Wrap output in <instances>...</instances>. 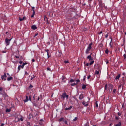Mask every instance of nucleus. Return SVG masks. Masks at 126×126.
<instances>
[{"label":"nucleus","mask_w":126,"mask_h":126,"mask_svg":"<svg viewBox=\"0 0 126 126\" xmlns=\"http://www.w3.org/2000/svg\"><path fill=\"white\" fill-rule=\"evenodd\" d=\"M92 45H93L92 42H91L89 44L85 51V53L86 54V55H88V54L90 53V51H91V49H92Z\"/></svg>","instance_id":"f257e3e1"},{"label":"nucleus","mask_w":126,"mask_h":126,"mask_svg":"<svg viewBox=\"0 0 126 126\" xmlns=\"http://www.w3.org/2000/svg\"><path fill=\"white\" fill-rule=\"evenodd\" d=\"M65 98L68 99V95L66 94V93L64 92L63 94V95H61V99H63V100L64 101V100H65Z\"/></svg>","instance_id":"f03ea898"},{"label":"nucleus","mask_w":126,"mask_h":126,"mask_svg":"<svg viewBox=\"0 0 126 126\" xmlns=\"http://www.w3.org/2000/svg\"><path fill=\"white\" fill-rule=\"evenodd\" d=\"M13 37H12L10 39H9L8 38H6L5 40V43L6 44V46H9L10 44V41L12 40Z\"/></svg>","instance_id":"7ed1b4c3"},{"label":"nucleus","mask_w":126,"mask_h":126,"mask_svg":"<svg viewBox=\"0 0 126 126\" xmlns=\"http://www.w3.org/2000/svg\"><path fill=\"white\" fill-rule=\"evenodd\" d=\"M125 85V80H122L121 82L120 83V85L118 86V90L120 89L121 87H122V86H124Z\"/></svg>","instance_id":"20e7f679"},{"label":"nucleus","mask_w":126,"mask_h":126,"mask_svg":"<svg viewBox=\"0 0 126 126\" xmlns=\"http://www.w3.org/2000/svg\"><path fill=\"white\" fill-rule=\"evenodd\" d=\"M2 90H3V88H2V87H0V94H2V95H3L4 96H5V97H6L7 96V94H6L5 93H2Z\"/></svg>","instance_id":"39448f33"},{"label":"nucleus","mask_w":126,"mask_h":126,"mask_svg":"<svg viewBox=\"0 0 126 126\" xmlns=\"http://www.w3.org/2000/svg\"><path fill=\"white\" fill-rule=\"evenodd\" d=\"M45 51L47 53L48 59H50V58H51V55H50V51H49V49H46L45 50Z\"/></svg>","instance_id":"423d86ee"},{"label":"nucleus","mask_w":126,"mask_h":126,"mask_svg":"<svg viewBox=\"0 0 126 126\" xmlns=\"http://www.w3.org/2000/svg\"><path fill=\"white\" fill-rule=\"evenodd\" d=\"M21 68H22V69H23L24 68V66L23 64H22V65H19L18 67V71H20Z\"/></svg>","instance_id":"0eeeda50"},{"label":"nucleus","mask_w":126,"mask_h":126,"mask_svg":"<svg viewBox=\"0 0 126 126\" xmlns=\"http://www.w3.org/2000/svg\"><path fill=\"white\" fill-rule=\"evenodd\" d=\"M19 20L20 21H23V20H26V17H25V16H24L23 17V18H21V17H19Z\"/></svg>","instance_id":"6e6552de"},{"label":"nucleus","mask_w":126,"mask_h":126,"mask_svg":"<svg viewBox=\"0 0 126 126\" xmlns=\"http://www.w3.org/2000/svg\"><path fill=\"white\" fill-rule=\"evenodd\" d=\"M83 98H84V95L83 94H80L79 97V100H82Z\"/></svg>","instance_id":"1a4fd4ad"},{"label":"nucleus","mask_w":126,"mask_h":126,"mask_svg":"<svg viewBox=\"0 0 126 126\" xmlns=\"http://www.w3.org/2000/svg\"><path fill=\"white\" fill-rule=\"evenodd\" d=\"M38 28L37 27V26L35 25H33L32 26V29H33V30H36Z\"/></svg>","instance_id":"9d476101"},{"label":"nucleus","mask_w":126,"mask_h":126,"mask_svg":"<svg viewBox=\"0 0 126 126\" xmlns=\"http://www.w3.org/2000/svg\"><path fill=\"white\" fill-rule=\"evenodd\" d=\"M108 88H109V89H113V87H114V86H113V85H112L111 84H108Z\"/></svg>","instance_id":"9b49d317"},{"label":"nucleus","mask_w":126,"mask_h":126,"mask_svg":"<svg viewBox=\"0 0 126 126\" xmlns=\"http://www.w3.org/2000/svg\"><path fill=\"white\" fill-rule=\"evenodd\" d=\"M87 59L89 60V61H92V57L91 56V55L88 56Z\"/></svg>","instance_id":"f8f14e48"},{"label":"nucleus","mask_w":126,"mask_h":126,"mask_svg":"<svg viewBox=\"0 0 126 126\" xmlns=\"http://www.w3.org/2000/svg\"><path fill=\"white\" fill-rule=\"evenodd\" d=\"M121 77V74L118 75L116 77H115V80H118L120 79V78Z\"/></svg>","instance_id":"ddd939ff"},{"label":"nucleus","mask_w":126,"mask_h":126,"mask_svg":"<svg viewBox=\"0 0 126 126\" xmlns=\"http://www.w3.org/2000/svg\"><path fill=\"white\" fill-rule=\"evenodd\" d=\"M82 104L83 106H85V107H87V106H88V104L86 103L84 101L82 102Z\"/></svg>","instance_id":"4468645a"},{"label":"nucleus","mask_w":126,"mask_h":126,"mask_svg":"<svg viewBox=\"0 0 126 126\" xmlns=\"http://www.w3.org/2000/svg\"><path fill=\"white\" fill-rule=\"evenodd\" d=\"M29 100V99L28 98V96H26L25 100H24V103H27V102H28Z\"/></svg>","instance_id":"2eb2a0df"},{"label":"nucleus","mask_w":126,"mask_h":126,"mask_svg":"<svg viewBox=\"0 0 126 126\" xmlns=\"http://www.w3.org/2000/svg\"><path fill=\"white\" fill-rule=\"evenodd\" d=\"M71 109H72V106H70L69 107L67 108L66 107L65 110V111H67V110H71Z\"/></svg>","instance_id":"dca6fc26"},{"label":"nucleus","mask_w":126,"mask_h":126,"mask_svg":"<svg viewBox=\"0 0 126 126\" xmlns=\"http://www.w3.org/2000/svg\"><path fill=\"white\" fill-rule=\"evenodd\" d=\"M12 79H13V78L12 77H10L7 79V80L8 81H10V80H12Z\"/></svg>","instance_id":"f3484780"},{"label":"nucleus","mask_w":126,"mask_h":126,"mask_svg":"<svg viewBox=\"0 0 126 126\" xmlns=\"http://www.w3.org/2000/svg\"><path fill=\"white\" fill-rule=\"evenodd\" d=\"M86 85L83 84L82 86V89H85V88H86Z\"/></svg>","instance_id":"a211bd4d"},{"label":"nucleus","mask_w":126,"mask_h":126,"mask_svg":"<svg viewBox=\"0 0 126 126\" xmlns=\"http://www.w3.org/2000/svg\"><path fill=\"white\" fill-rule=\"evenodd\" d=\"M3 76H4V78H5L4 80V81H5V80H6V78L7 77V76L6 75V73H4V75H3Z\"/></svg>","instance_id":"6ab92c4d"},{"label":"nucleus","mask_w":126,"mask_h":126,"mask_svg":"<svg viewBox=\"0 0 126 126\" xmlns=\"http://www.w3.org/2000/svg\"><path fill=\"white\" fill-rule=\"evenodd\" d=\"M63 121H64V118H61L59 120V122H63Z\"/></svg>","instance_id":"aec40b11"},{"label":"nucleus","mask_w":126,"mask_h":126,"mask_svg":"<svg viewBox=\"0 0 126 126\" xmlns=\"http://www.w3.org/2000/svg\"><path fill=\"white\" fill-rule=\"evenodd\" d=\"M11 109H6V113H10L11 112Z\"/></svg>","instance_id":"412c9836"},{"label":"nucleus","mask_w":126,"mask_h":126,"mask_svg":"<svg viewBox=\"0 0 126 126\" xmlns=\"http://www.w3.org/2000/svg\"><path fill=\"white\" fill-rule=\"evenodd\" d=\"M121 122H119L118 124H117L116 125H115L114 126H121Z\"/></svg>","instance_id":"4be33fe9"},{"label":"nucleus","mask_w":126,"mask_h":126,"mask_svg":"<svg viewBox=\"0 0 126 126\" xmlns=\"http://www.w3.org/2000/svg\"><path fill=\"white\" fill-rule=\"evenodd\" d=\"M36 78V76L33 75L31 77V80H33V79H34V78Z\"/></svg>","instance_id":"5701e85b"},{"label":"nucleus","mask_w":126,"mask_h":126,"mask_svg":"<svg viewBox=\"0 0 126 126\" xmlns=\"http://www.w3.org/2000/svg\"><path fill=\"white\" fill-rule=\"evenodd\" d=\"M64 79H66V77H65V76H63L62 80L63 81V80H64Z\"/></svg>","instance_id":"b1692460"},{"label":"nucleus","mask_w":126,"mask_h":126,"mask_svg":"<svg viewBox=\"0 0 126 126\" xmlns=\"http://www.w3.org/2000/svg\"><path fill=\"white\" fill-rule=\"evenodd\" d=\"M32 10L33 11V13H36L35 12V7H32Z\"/></svg>","instance_id":"393cba45"},{"label":"nucleus","mask_w":126,"mask_h":126,"mask_svg":"<svg viewBox=\"0 0 126 126\" xmlns=\"http://www.w3.org/2000/svg\"><path fill=\"white\" fill-rule=\"evenodd\" d=\"M93 63H94V61H92L90 62L89 64H90V65H92V64Z\"/></svg>","instance_id":"a878e982"},{"label":"nucleus","mask_w":126,"mask_h":126,"mask_svg":"<svg viewBox=\"0 0 126 126\" xmlns=\"http://www.w3.org/2000/svg\"><path fill=\"white\" fill-rule=\"evenodd\" d=\"M105 52V54H109V49H106Z\"/></svg>","instance_id":"bb28decb"},{"label":"nucleus","mask_w":126,"mask_h":126,"mask_svg":"<svg viewBox=\"0 0 126 126\" xmlns=\"http://www.w3.org/2000/svg\"><path fill=\"white\" fill-rule=\"evenodd\" d=\"M75 85H77V83H72L71 84V86H75Z\"/></svg>","instance_id":"cd10ccee"},{"label":"nucleus","mask_w":126,"mask_h":126,"mask_svg":"<svg viewBox=\"0 0 126 126\" xmlns=\"http://www.w3.org/2000/svg\"><path fill=\"white\" fill-rule=\"evenodd\" d=\"M99 73H100V72H99V71H97V70H96V71H95V74L98 75V74H99Z\"/></svg>","instance_id":"c85d7f7f"},{"label":"nucleus","mask_w":126,"mask_h":126,"mask_svg":"<svg viewBox=\"0 0 126 126\" xmlns=\"http://www.w3.org/2000/svg\"><path fill=\"white\" fill-rule=\"evenodd\" d=\"M64 63H69V61L67 60V61H64Z\"/></svg>","instance_id":"c756f323"},{"label":"nucleus","mask_w":126,"mask_h":126,"mask_svg":"<svg viewBox=\"0 0 126 126\" xmlns=\"http://www.w3.org/2000/svg\"><path fill=\"white\" fill-rule=\"evenodd\" d=\"M35 14H36V13H33L31 17L32 18H33V17H34V16H35Z\"/></svg>","instance_id":"7c9ffc66"},{"label":"nucleus","mask_w":126,"mask_h":126,"mask_svg":"<svg viewBox=\"0 0 126 126\" xmlns=\"http://www.w3.org/2000/svg\"><path fill=\"white\" fill-rule=\"evenodd\" d=\"M27 126H31L30 125V122H27Z\"/></svg>","instance_id":"2f4dec72"},{"label":"nucleus","mask_w":126,"mask_h":126,"mask_svg":"<svg viewBox=\"0 0 126 126\" xmlns=\"http://www.w3.org/2000/svg\"><path fill=\"white\" fill-rule=\"evenodd\" d=\"M19 63L20 64H22L23 63V61L21 60L19 61Z\"/></svg>","instance_id":"473e14b6"},{"label":"nucleus","mask_w":126,"mask_h":126,"mask_svg":"<svg viewBox=\"0 0 126 126\" xmlns=\"http://www.w3.org/2000/svg\"><path fill=\"white\" fill-rule=\"evenodd\" d=\"M64 123H65V124H67V120H64H64H63V121Z\"/></svg>","instance_id":"72a5a7b5"},{"label":"nucleus","mask_w":126,"mask_h":126,"mask_svg":"<svg viewBox=\"0 0 126 126\" xmlns=\"http://www.w3.org/2000/svg\"><path fill=\"white\" fill-rule=\"evenodd\" d=\"M46 20V21L48 20V17H47V16H44V20Z\"/></svg>","instance_id":"f704fd0d"},{"label":"nucleus","mask_w":126,"mask_h":126,"mask_svg":"<svg viewBox=\"0 0 126 126\" xmlns=\"http://www.w3.org/2000/svg\"><path fill=\"white\" fill-rule=\"evenodd\" d=\"M116 89H114V90H113V94H115V93H116Z\"/></svg>","instance_id":"c9c22d12"},{"label":"nucleus","mask_w":126,"mask_h":126,"mask_svg":"<svg viewBox=\"0 0 126 126\" xmlns=\"http://www.w3.org/2000/svg\"><path fill=\"white\" fill-rule=\"evenodd\" d=\"M23 65H24V66H25V65H26V64H28V63H27V62H26V63H23Z\"/></svg>","instance_id":"e433bc0d"},{"label":"nucleus","mask_w":126,"mask_h":126,"mask_svg":"<svg viewBox=\"0 0 126 126\" xmlns=\"http://www.w3.org/2000/svg\"><path fill=\"white\" fill-rule=\"evenodd\" d=\"M4 78H4V76L3 75L1 76L2 80H4Z\"/></svg>","instance_id":"4c0bfd02"},{"label":"nucleus","mask_w":126,"mask_h":126,"mask_svg":"<svg viewBox=\"0 0 126 126\" xmlns=\"http://www.w3.org/2000/svg\"><path fill=\"white\" fill-rule=\"evenodd\" d=\"M29 88H33V85H30L29 87Z\"/></svg>","instance_id":"58836bf2"},{"label":"nucleus","mask_w":126,"mask_h":126,"mask_svg":"<svg viewBox=\"0 0 126 126\" xmlns=\"http://www.w3.org/2000/svg\"><path fill=\"white\" fill-rule=\"evenodd\" d=\"M78 119V118L77 117H75L73 121H77V119Z\"/></svg>","instance_id":"ea45409f"},{"label":"nucleus","mask_w":126,"mask_h":126,"mask_svg":"<svg viewBox=\"0 0 126 126\" xmlns=\"http://www.w3.org/2000/svg\"><path fill=\"white\" fill-rule=\"evenodd\" d=\"M108 36H109V34L107 33L106 35H105V38H106V39H107V38H108Z\"/></svg>","instance_id":"a19ab883"},{"label":"nucleus","mask_w":126,"mask_h":126,"mask_svg":"<svg viewBox=\"0 0 126 126\" xmlns=\"http://www.w3.org/2000/svg\"><path fill=\"white\" fill-rule=\"evenodd\" d=\"M29 101H32V98H31V96H29Z\"/></svg>","instance_id":"79ce46f5"},{"label":"nucleus","mask_w":126,"mask_h":126,"mask_svg":"<svg viewBox=\"0 0 126 126\" xmlns=\"http://www.w3.org/2000/svg\"><path fill=\"white\" fill-rule=\"evenodd\" d=\"M25 75H29V74L27 73V71H25Z\"/></svg>","instance_id":"37998d69"},{"label":"nucleus","mask_w":126,"mask_h":126,"mask_svg":"<svg viewBox=\"0 0 126 126\" xmlns=\"http://www.w3.org/2000/svg\"><path fill=\"white\" fill-rule=\"evenodd\" d=\"M112 41H110V42L109 43V46H110L111 48H112Z\"/></svg>","instance_id":"c03bdc74"},{"label":"nucleus","mask_w":126,"mask_h":126,"mask_svg":"<svg viewBox=\"0 0 126 126\" xmlns=\"http://www.w3.org/2000/svg\"><path fill=\"white\" fill-rule=\"evenodd\" d=\"M70 82H71V83L74 82V79H71Z\"/></svg>","instance_id":"a18cd8bd"},{"label":"nucleus","mask_w":126,"mask_h":126,"mask_svg":"<svg viewBox=\"0 0 126 126\" xmlns=\"http://www.w3.org/2000/svg\"><path fill=\"white\" fill-rule=\"evenodd\" d=\"M115 119L116 120H119V119H120V117L118 116H116Z\"/></svg>","instance_id":"49530a36"},{"label":"nucleus","mask_w":126,"mask_h":126,"mask_svg":"<svg viewBox=\"0 0 126 126\" xmlns=\"http://www.w3.org/2000/svg\"><path fill=\"white\" fill-rule=\"evenodd\" d=\"M76 81L77 84V83H78V82H80V80H76Z\"/></svg>","instance_id":"de8ad7c7"},{"label":"nucleus","mask_w":126,"mask_h":126,"mask_svg":"<svg viewBox=\"0 0 126 126\" xmlns=\"http://www.w3.org/2000/svg\"><path fill=\"white\" fill-rule=\"evenodd\" d=\"M85 79H86V76H84V77H83V80L84 81H85Z\"/></svg>","instance_id":"09e8293b"},{"label":"nucleus","mask_w":126,"mask_h":126,"mask_svg":"<svg viewBox=\"0 0 126 126\" xmlns=\"http://www.w3.org/2000/svg\"><path fill=\"white\" fill-rule=\"evenodd\" d=\"M20 121H21V122H23V118L22 117H21L20 118Z\"/></svg>","instance_id":"8fccbe9b"},{"label":"nucleus","mask_w":126,"mask_h":126,"mask_svg":"<svg viewBox=\"0 0 126 126\" xmlns=\"http://www.w3.org/2000/svg\"><path fill=\"white\" fill-rule=\"evenodd\" d=\"M103 33V31H100V32L98 33L99 35H101Z\"/></svg>","instance_id":"3c124183"},{"label":"nucleus","mask_w":126,"mask_h":126,"mask_svg":"<svg viewBox=\"0 0 126 126\" xmlns=\"http://www.w3.org/2000/svg\"><path fill=\"white\" fill-rule=\"evenodd\" d=\"M90 77H91V76L90 75H89L88 77H87V79H89L90 78Z\"/></svg>","instance_id":"603ef678"},{"label":"nucleus","mask_w":126,"mask_h":126,"mask_svg":"<svg viewBox=\"0 0 126 126\" xmlns=\"http://www.w3.org/2000/svg\"><path fill=\"white\" fill-rule=\"evenodd\" d=\"M107 86H108V85H107V84H106V85H105V90H107Z\"/></svg>","instance_id":"864d4df0"},{"label":"nucleus","mask_w":126,"mask_h":126,"mask_svg":"<svg viewBox=\"0 0 126 126\" xmlns=\"http://www.w3.org/2000/svg\"><path fill=\"white\" fill-rule=\"evenodd\" d=\"M123 57H124V59H126V54H124L123 55Z\"/></svg>","instance_id":"5fc2aeb1"},{"label":"nucleus","mask_w":126,"mask_h":126,"mask_svg":"<svg viewBox=\"0 0 126 126\" xmlns=\"http://www.w3.org/2000/svg\"><path fill=\"white\" fill-rule=\"evenodd\" d=\"M86 66H89V63H87L86 64H85Z\"/></svg>","instance_id":"6e6d98bb"},{"label":"nucleus","mask_w":126,"mask_h":126,"mask_svg":"<svg viewBox=\"0 0 126 126\" xmlns=\"http://www.w3.org/2000/svg\"><path fill=\"white\" fill-rule=\"evenodd\" d=\"M39 125H40L41 126H43V123H42V122H39Z\"/></svg>","instance_id":"4d7b16f0"},{"label":"nucleus","mask_w":126,"mask_h":126,"mask_svg":"<svg viewBox=\"0 0 126 126\" xmlns=\"http://www.w3.org/2000/svg\"><path fill=\"white\" fill-rule=\"evenodd\" d=\"M110 39L111 40V42H113V38H112V37H110Z\"/></svg>","instance_id":"13d9d810"},{"label":"nucleus","mask_w":126,"mask_h":126,"mask_svg":"<svg viewBox=\"0 0 126 126\" xmlns=\"http://www.w3.org/2000/svg\"><path fill=\"white\" fill-rule=\"evenodd\" d=\"M117 114H118V116H121V113H120V112H118Z\"/></svg>","instance_id":"bf43d9fd"},{"label":"nucleus","mask_w":126,"mask_h":126,"mask_svg":"<svg viewBox=\"0 0 126 126\" xmlns=\"http://www.w3.org/2000/svg\"><path fill=\"white\" fill-rule=\"evenodd\" d=\"M15 58H16V59H19V56H15Z\"/></svg>","instance_id":"052dcab7"},{"label":"nucleus","mask_w":126,"mask_h":126,"mask_svg":"<svg viewBox=\"0 0 126 126\" xmlns=\"http://www.w3.org/2000/svg\"><path fill=\"white\" fill-rule=\"evenodd\" d=\"M96 107H99V105H98V103H96Z\"/></svg>","instance_id":"680f3d73"},{"label":"nucleus","mask_w":126,"mask_h":126,"mask_svg":"<svg viewBox=\"0 0 126 126\" xmlns=\"http://www.w3.org/2000/svg\"><path fill=\"white\" fill-rule=\"evenodd\" d=\"M38 33L35 34V36H34V37H37V36H38Z\"/></svg>","instance_id":"e2e57ef3"},{"label":"nucleus","mask_w":126,"mask_h":126,"mask_svg":"<svg viewBox=\"0 0 126 126\" xmlns=\"http://www.w3.org/2000/svg\"><path fill=\"white\" fill-rule=\"evenodd\" d=\"M50 68H49V67H48V68H47V70H48V71H50Z\"/></svg>","instance_id":"0e129e2a"},{"label":"nucleus","mask_w":126,"mask_h":126,"mask_svg":"<svg viewBox=\"0 0 126 126\" xmlns=\"http://www.w3.org/2000/svg\"><path fill=\"white\" fill-rule=\"evenodd\" d=\"M40 100V96H38V98H37V101H39Z\"/></svg>","instance_id":"69168bd1"},{"label":"nucleus","mask_w":126,"mask_h":126,"mask_svg":"<svg viewBox=\"0 0 126 126\" xmlns=\"http://www.w3.org/2000/svg\"><path fill=\"white\" fill-rule=\"evenodd\" d=\"M1 126H4V123H2V124L1 125Z\"/></svg>","instance_id":"338daca9"},{"label":"nucleus","mask_w":126,"mask_h":126,"mask_svg":"<svg viewBox=\"0 0 126 126\" xmlns=\"http://www.w3.org/2000/svg\"><path fill=\"white\" fill-rule=\"evenodd\" d=\"M32 62H35V59H32Z\"/></svg>","instance_id":"774afa93"}]
</instances>
